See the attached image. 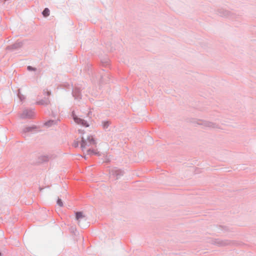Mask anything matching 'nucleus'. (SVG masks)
<instances>
[{
  "instance_id": "f257e3e1",
  "label": "nucleus",
  "mask_w": 256,
  "mask_h": 256,
  "mask_svg": "<svg viewBox=\"0 0 256 256\" xmlns=\"http://www.w3.org/2000/svg\"><path fill=\"white\" fill-rule=\"evenodd\" d=\"M82 139L81 148L84 150H85L90 155L98 154L96 149H92L96 146V142L92 136H82Z\"/></svg>"
},
{
  "instance_id": "f03ea898",
  "label": "nucleus",
  "mask_w": 256,
  "mask_h": 256,
  "mask_svg": "<svg viewBox=\"0 0 256 256\" xmlns=\"http://www.w3.org/2000/svg\"><path fill=\"white\" fill-rule=\"evenodd\" d=\"M73 118H74V122L78 124H81V125L85 126H88V125L86 124V122L84 120L78 118L74 114H73Z\"/></svg>"
},
{
  "instance_id": "7ed1b4c3",
  "label": "nucleus",
  "mask_w": 256,
  "mask_h": 256,
  "mask_svg": "<svg viewBox=\"0 0 256 256\" xmlns=\"http://www.w3.org/2000/svg\"><path fill=\"white\" fill-rule=\"evenodd\" d=\"M76 218L80 224L82 221L86 220V216L82 212H76Z\"/></svg>"
},
{
  "instance_id": "20e7f679",
  "label": "nucleus",
  "mask_w": 256,
  "mask_h": 256,
  "mask_svg": "<svg viewBox=\"0 0 256 256\" xmlns=\"http://www.w3.org/2000/svg\"><path fill=\"white\" fill-rule=\"evenodd\" d=\"M42 14L44 16L46 17L50 14V10L48 8H46L42 12Z\"/></svg>"
},
{
  "instance_id": "39448f33",
  "label": "nucleus",
  "mask_w": 256,
  "mask_h": 256,
  "mask_svg": "<svg viewBox=\"0 0 256 256\" xmlns=\"http://www.w3.org/2000/svg\"><path fill=\"white\" fill-rule=\"evenodd\" d=\"M57 204L60 206H63V204H62V200L60 199V198H58V200Z\"/></svg>"
},
{
  "instance_id": "423d86ee",
  "label": "nucleus",
  "mask_w": 256,
  "mask_h": 256,
  "mask_svg": "<svg viewBox=\"0 0 256 256\" xmlns=\"http://www.w3.org/2000/svg\"><path fill=\"white\" fill-rule=\"evenodd\" d=\"M50 94V92H47V95L48 96Z\"/></svg>"
},
{
  "instance_id": "0eeeda50",
  "label": "nucleus",
  "mask_w": 256,
  "mask_h": 256,
  "mask_svg": "<svg viewBox=\"0 0 256 256\" xmlns=\"http://www.w3.org/2000/svg\"><path fill=\"white\" fill-rule=\"evenodd\" d=\"M32 115H27V114H26L24 116H31Z\"/></svg>"
}]
</instances>
